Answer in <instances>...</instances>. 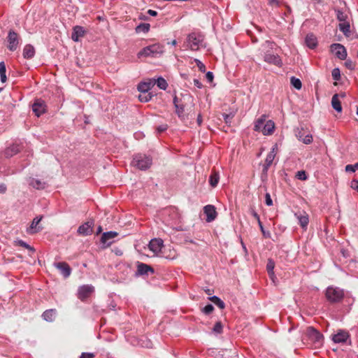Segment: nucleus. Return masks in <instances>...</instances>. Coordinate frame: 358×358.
<instances>
[{"label":"nucleus","instance_id":"obj_1","mask_svg":"<svg viewBox=\"0 0 358 358\" xmlns=\"http://www.w3.org/2000/svg\"><path fill=\"white\" fill-rule=\"evenodd\" d=\"M164 52V45L160 43H155L143 48L137 54L138 58L141 57H158Z\"/></svg>","mask_w":358,"mask_h":358},{"label":"nucleus","instance_id":"obj_2","mask_svg":"<svg viewBox=\"0 0 358 358\" xmlns=\"http://www.w3.org/2000/svg\"><path fill=\"white\" fill-rule=\"evenodd\" d=\"M345 296V292L343 289L338 287L329 286L325 292V296L327 301L332 303L341 302Z\"/></svg>","mask_w":358,"mask_h":358},{"label":"nucleus","instance_id":"obj_3","mask_svg":"<svg viewBox=\"0 0 358 358\" xmlns=\"http://www.w3.org/2000/svg\"><path fill=\"white\" fill-rule=\"evenodd\" d=\"M204 36L200 33L192 32L187 35L186 38L187 46L193 51L199 50L203 47Z\"/></svg>","mask_w":358,"mask_h":358},{"label":"nucleus","instance_id":"obj_4","mask_svg":"<svg viewBox=\"0 0 358 358\" xmlns=\"http://www.w3.org/2000/svg\"><path fill=\"white\" fill-rule=\"evenodd\" d=\"M152 162V159L150 157L143 154H137L134 157L131 163L133 166L140 170H146L150 167Z\"/></svg>","mask_w":358,"mask_h":358},{"label":"nucleus","instance_id":"obj_5","mask_svg":"<svg viewBox=\"0 0 358 358\" xmlns=\"http://www.w3.org/2000/svg\"><path fill=\"white\" fill-rule=\"evenodd\" d=\"M306 336L313 342L315 348H319L322 345L323 335L314 327H309L307 328Z\"/></svg>","mask_w":358,"mask_h":358},{"label":"nucleus","instance_id":"obj_6","mask_svg":"<svg viewBox=\"0 0 358 358\" xmlns=\"http://www.w3.org/2000/svg\"><path fill=\"white\" fill-rule=\"evenodd\" d=\"M20 37L17 32L10 29L7 36V41H8V49L10 51L14 52L15 51L20 44Z\"/></svg>","mask_w":358,"mask_h":358},{"label":"nucleus","instance_id":"obj_7","mask_svg":"<svg viewBox=\"0 0 358 358\" xmlns=\"http://www.w3.org/2000/svg\"><path fill=\"white\" fill-rule=\"evenodd\" d=\"M173 105L176 108V113L180 120H185L186 114L185 112V104L182 99L178 98L177 96L173 97Z\"/></svg>","mask_w":358,"mask_h":358},{"label":"nucleus","instance_id":"obj_8","mask_svg":"<svg viewBox=\"0 0 358 358\" xmlns=\"http://www.w3.org/2000/svg\"><path fill=\"white\" fill-rule=\"evenodd\" d=\"M331 51L334 53L339 59L344 60L347 57V50L340 43H334L331 45Z\"/></svg>","mask_w":358,"mask_h":358},{"label":"nucleus","instance_id":"obj_9","mask_svg":"<svg viewBox=\"0 0 358 358\" xmlns=\"http://www.w3.org/2000/svg\"><path fill=\"white\" fill-rule=\"evenodd\" d=\"M94 287L89 285L80 286L78 290V297L81 301H85L94 292Z\"/></svg>","mask_w":358,"mask_h":358},{"label":"nucleus","instance_id":"obj_10","mask_svg":"<svg viewBox=\"0 0 358 358\" xmlns=\"http://www.w3.org/2000/svg\"><path fill=\"white\" fill-rule=\"evenodd\" d=\"M275 148L276 145H275L266 155L265 164H264L262 169V173L264 174L267 173L268 168L271 166L274 160L275 157Z\"/></svg>","mask_w":358,"mask_h":358},{"label":"nucleus","instance_id":"obj_11","mask_svg":"<svg viewBox=\"0 0 358 358\" xmlns=\"http://www.w3.org/2000/svg\"><path fill=\"white\" fill-rule=\"evenodd\" d=\"M45 101L41 99H37L32 105V110L37 117H39L45 112Z\"/></svg>","mask_w":358,"mask_h":358},{"label":"nucleus","instance_id":"obj_12","mask_svg":"<svg viewBox=\"0 0 358 358\" xmlns=\"http://www.w3.org/2000/svg\"><path fill=\"white\" fill-rule=\"evenodd\" d=\"M94 221L90 220L80 225L78 229V233L83 236H88L92 233Z\"/></svg>","mask_w":358,"mask_h":358},{"label":"nucleus","instance_id":"obj_13","mask_svg":"<svg viewBox=\"0 0 358 358\" xmlns=\"http://www.w3.org/2000/svg\"><path fill=\"white\" fill-rule=\"evenodd\" d=\"M54 266L59 270L60 273L62 274V275L66 278H68L71 273V268L69 266V265L64 262H55L54 263Z\"/></svg>","mask_w":358,"mask_h":358},{"label":"nucleus","instance_id":"obj_14","mask_svg":"<svg viewBox=\"0 0 358 358\" xmlns=\"http://www.w3.org/2000/svg\"><path fill=\"white\" fill-rule=\"evenodd\" d=\"M203 212L206 215V220L208 222L213 221L217 217L215 208L213 205H207L204 206Z\"/></svg>","mask_w":358,"mask_h":358},{"label":"nucleus","instance_id":"obj_15","mask_svg":"<svg viewBox=\"0 0 358 358\" xmlns=\"http://www.w3.org/2000/svg\"><path fill=\"white\" fill-rule=\"evenodd\" d=\"M163 243L161 238H153L150 241L148 247L155 254H158L164 245Z\"/></svg>","mask_w":358,"mask_h":358},{"label":"nucleus","instance_id":"obj_16","mask_svg":"<svg viewBox=\"0 0 358 358\" xmlns=\"http://www.w3.org/2000/svg\"><path fill=\"white\" fill-rule=\"evenodd\" d=\"M295 217L299 221L300 226L303 229H306L309 222L308 215L306 212H298L294 214Z\"/></svg>","mask_w":358,"mask_h":358},{"label":"nucleus","instance_id":"obj_17","mask_svg":"<svg viewBox=\"0 0 358 358\" xmlns=\"http://www.w3.org/2000/svg\"><path fill=\"white\" fill-rule=\"evenodd\" d=\"M149 272L151 273H155L154 268L152 266L144 263L138 262L137 275H148Z\"/></svg>","mask_w":358,"mask_h":358},{"label":"nucleus","instance_id":"obj_18","mask_svg":"<svg viewBox=\"0 0 358 358\" xmlns=\"http://www.w3.org/2000/svg\"><path fill=\"white\" fill-rule=\"evenodd\" d=\"M42 218H43L42 216L36 217L35 218H34L29 228H28L27 230V232L29 234H33L37 233L42 229V228L41 227H37L38 224H39V222L41 221Z\"/></svg>","mask_w":358,"mask_h":358},{"label":"nucleus","instance_id":"obj_19","mask_svg":"<svg viewBox=\"0 0 358 358\" xmlns=\"http://www.w3.org/2000/svg\"><path fill=\"white\" fill-rule=\"evenodd\" d=\"M86 33L85 29L81 26H75L73 29V32L71 34V38L73 41L78 42L80 40V38L83 37Z\"/></svg>","mask_w":358,"mask_h":358},{"label":"nucleus","instance_id":"obj_20","mask_svg":"<svg viewBox=\"0 0 358 358\" xmlns=\"http://www.w3.org/2000/svg\"><path fill=\"white\" fill-rule=\"evenodd\" d=\"M348 337L349 334L347 331L341 330L333 336L332 340L336 343H343L346 342Z\"/></svg>","mask_w":358,"mask_h":358},{"label":"nucleus","instance_id":"obj_21","mask_svg":"<svg viewBox=\"0 0 358 358\" xmlns=\"http://www.w3.org/2000/svg\"><path fill=\"white\" fill-rule=\"evenodd\" d=\"M264 61L267 63L276 66H281L282 64V61L280 57L277 55L266 53L264 55Z\"/></svg>","mask_w":358,"mask_h":358},{"label":"nucleus","instance_id":"obj_22","mask_svg":"<svg viewBox=\"0 0 358 358\" xmlns=\"http://www.w3.org/2000/svg\"><path fill=\"white\" fill-rule=\"evenodd\" d=\"M117 234H118L117 232L113 231L104 232L101 236V241L103 244H107V245H110L113 243L112 241H110V240L116 237Z\"/></svg>","mask_w":358,"mask_h":358},{"label":"nucleus","instance_id":"obj_23","mask_svg":"<svg viewBox=\"0 0 358 358\" xmlns=\"http://www.w3.org/2000/svg\"><path fill=\"white\" fill-rule=\"evenodd\" d=\"M275 129V124L272 120H268L264 124L261 132L264 136L271 135Z\"/></svg>","mask_w":358,"mask_h":358},{"label":"nucleus","instance_id":"obj_24","mask_svg":"<svg viewBox=\"0 0 358 358\" xmlns=\"http://www.w3.org/2000/svg\"><path fill=\"white\" fill-rule=\"evenodd\" d=\"M155 85V82L150 80L148 82H141L138 85L137 89L139 92H148L149 90Z\"/></svg>","mask_w":358,"mask_h":358},{"label":"nucleus","instance_id":"obj_25","mask_svg":"<svg viewBox=\"0 0 358 358\" xmlns=\"http://www.w3.org/2000/svg\"><path fill=\"white\" fill-rule=\"evenodd\" d=\"M29 185L36 189H43L46 187V182L39 179L31 178Z\"/></svg>","mask_w":358,"mask_h":358},{"label":"nucleus","instance_id":"obj_26","mask_svg":"<svg viewBox=\"0 0 358 358\" xmlns=\"http://www.w3.org/2000/svg\"><path fill=\"white\" fill-rule=\"evenodd\" d=\"M35 55V49L31 44H27L23 49V57L24 59H32Z\"/></svg>","mask_w":358,"mask_h":358},{"label":"nucleus","instance_id":"obj_27","mask_svg":"<svg viewBox=\"0 0 358 358\" xmlns=\"http://www.w3.org/2000/svg\"><path fill=\"white\" fill-rule=\"evenodd\" d=\"M296 136L299 141H301L305 144H310L313 142V136L311 134L304 136L303 130H299L296 133Z\"/></svg>","mask_w":358,"mask_h":358},{"label":"nucleus","instance_id":"obj_28","mask_svg":"<svg viewBox=\"0 0 358 358\" xmlns=\"http://www.w3.org/2000/svg\"><path fill=\"white\" fill-rule=\"evenodd\" d=\"M55 309H49L43 312V313L42 314V317L43 318L44 320L47 322H52L55 320Z\"/></svg>","mask_w":358,"mask_h":358},{"label":"nucleus","instance_id":"obj_29","mask_svg":"<svg viewBox=\"0 0 358 358\" xmlns=\"http://www.w3.org/2000/svg\"><path fill=\"white\" fill-rule=\"evenodd\" d=\"M266 115H262L259 118H258L255 122L254 126V130L255 131L261 132L264 124L266 123Z\"/></svg>","mask_w":358,"mask_h":358},{"label":"nucleus","instance_id":"obj_30","mask_svg":"<svg viewBox=\"0 0 358 358\" xmlns=\"http://www.w3.org/2000/svg\"><path fill=\"white\" fill-rule=\"evenodd\" d=\"M305 42L307 46L311 49L315 48L317 44L316 37L312 34L306 36Z\"/></svg>","mask_w":358,"mask_h":358},{"label":"nucleus","instance_id":"obj_31","mask_svg":"<svg viewBox=\"0 0 358 358\" xmlns=\"http://www.w3.org/2000/svg\"><path fill=\"white\" fill-rule=\"evenodd\" d=\"M331 106L338 113L342 111L341 103L338 99V94H336L332 96Z\"/></svg>","mask_w":358,"mask_h":358},{"label":"nucleus","instance_id":"obj_32","mask_svg":"<svg viewBox=\"0 0 358 358\" xmlns=\"http://www.w3.org/2000/svg\"><path fill=\"white\" fill-rule=\"evenodd\" d=\"M219 180H220V176H219V173L215 171H213L210 177H209V183L210 185L213 187H215L217 186L218 182H219Z\"/></svg>","mask_w":358,"mask_h":358},{"label":"nucleus","instance_id":"obj_33","mask_svg":"<svg viewBox=\"0 0 358 358\" xmlns=\"http://www.w3.org/2000/svg\"><path fill=\"white\" fill-rule=\"evenodd\" d=\"M150 25L148 23H141L135 29L136 33L146 34L150 31Z\"/></svg>","mask_w":358,"mask_h":358},{"label":"nucleus","instance_id":"obj_34","mask_svg":"<svg viewBox=\"0 0 358 358\" xmlns=\"http://www.w3.org/2000/svg\"><path fill=\"white\" fill-rule=\"evenodd\" d=\"M152 80L155 81V84L161 90H165L168 87V83L166 80L162 77H159L157 80L153 79Z\"/></svg>","mask_w":358,"mask_h":358},{"label":"nucleus","instance_id":"obj_35","mask_svg":"<svg viewBox=\"0 0 358 358\" xmlns=\"http://www.w3.org/2000/svg\"><path fill=\"white\" fill-rule=\"evenodd\" d=\"M154 96V94L152 92H142L138 96V99L141 102H148L151 100V99Z\"/></svg>","mask_w":358,"mask_h":358},{"label":"nucleus","instance_id":"obj_36","mask_svg":"<svg viewBox=\"0 0 358 358\" xmlns=\"http://www.w3.org/2000/svg\"><path fill=\"white\" fill-rule=\"evenodd\" d=\"M210 301H211L214 304L218 306L221 309H224L225 307V304L223 301H222L218 296H213L208 298Z\"/></svg>","mask_w":358,"mask_h":358},{"label":"nucleus","instance_id":"obj_37","mask_svg":"<svg viewBox=\"0 0 358 358\" xmlns=\"http://www.w3.org/2000/svg\"><path fill=\"white\" fill-rule=\"evenodd\" d=\"M19 148L17 145H13L12 146L8 148L6 150V155L7 157H11L13 155L17 154L19 152Z\"/></svg>","mask_w":358,"mask_h":358},{"label":"nucleus","instance_id":"obj_38","mask_svg":"<svg viewBox=\"0 0 358 358\" xmlns=\"http://www.w3.org/2000/svg\"><path fill=\"white\" fill-rule=\"evenodd\" d=\"M290 82H291V84L292 85L296 88V90H301V87H302V83H301V81L300 80V79L294 77V76H292L291 78H290Z\"/></svg>","mask_w":358,"mask_h":358},{"label":"nucleus","instance_id":"obj_39","mask_svg":"<svg viewBox=\"0 0 358 358\" xmlns=\"http://www.w3.org/2000/svg\"><path fill=\"white\" fill-rule=\"evenodd\" d=\"M274 267H275V262L272 259H269L268 260V262L266 264V270L268 271V275L271 277L274 275V272H273Z\"/></svg>","mask_w":358,"mask_h":358},{"label":"nucleus","instance_id":"obj_40","mask_svg":"<svg viewBox=\"0 0 358 358\" xmlns=\"http://www.w3.org/2000/svg\"><path fill=\"white\" fill-rule=\"evenodd\" d=\"M350 24L347 22H343V23L339 24V29L342 31L345 35H348L350 32Z\"/></svg>","mask_w":358,"mask_h":358},{"label":"nucleus","instance_id":"obj_41","mask_svg":"<svg viewBox=\"0 0 358 358\" xmlns=\"http://www.w3.org/2000/svg\"><path fill=\"white\" fill-rule=\"evenodd\" d=\"M164 215H172V217L171 220H175L178 218V213L176 212V210L173 208H170L169 209H166L164 210Z\"/></svg>","mask_w":358,"mask_h":358},{"label":"nucleus","instance_id":"obj_42","mask_svg":"<svg viewBox=\"0 0 358 358\" xmlns=\"http://www.w3.org/2000/svg\"><path fill=\"white\" fill-rule=\"evenodd\" d=\"M336 17L338 21L340 22H346V20L348 18L347 15L342 11L341 10H336Z\"/></svg>","mask_w":358,"mask_h":358},{"label":"nucleus","instance_id":"obj_43","mask_svg":"<svg viewBox=\"0 0 358 358\" xmlns=\"http://www.w3.org/2000/svg\"><path fill=\"white\" fill-rule=\"evenodd\" d=\"M332 78L334 80L338 81L341 80V72L338 68H335L331 72Z\"/></svg>","mask_w":358,"mask_h":358},{"label":"nucleus","instance_id":"obj_44","mask_svg":"<svg viewBox=\"0 0 358 358\" xmlns=\"http://www.w3.org/2000/svg\"><path fill=\"white\" fill-rule=\"evenodd\" d=\"M222 324L221 322H217L213 329V331L215 334H221L222 332Z\"/></svg>","mask_w":358,"mask_h":358},{"label":"nucleus","instance_id":"obj_45","mask_svg":"<svg viewBox=\"0 0 358 358\" xmlns=\"http://www.w3.org/2000/svg\"><path fill=\"white\" fill-rule=\"evenodd\" d=\"M296 177L300 180H306L308 178L306 172L305 171H299L296 173Z\"/></svg>","mask_w":358,"mask_h":358},{"label":"nucleus","instance_id":"obj_46","mask_svg":"<svg viewBox=\"0 0 358 358\" xmlns=\"http://www.w3.org/2000/svg\"><path fill=\"white\" fill-rule=\"evenodd\" d=\"M358 169V163H355V164H348L345 166V171L347 172H355Z\"/></svg>","mask_w":358,"mask_h":358},{"label":"nucleus","instance_id":"obj_47","mask_svg":"<svg viewBox=\"0 0 358 358\" xmlns=\"http://www.w3.org/2000/svg\"><path fill=\"white\" fill-rule=\"evenodd\" d=\"M222 116H223L225 123L229 126L231 124V120L234 117V115L232 113H230V114L224 113V114H222Z\"/></svg>","mask_w":358,"mask_h":358},{"label":"nucleus","instance_id":"obj_48","mask_svg":"<svg viewBox=\"0 0 358 358\" xmlns=\"http://www.w3.org/2000/svg\"><path fill=\"white\" fill-rule=\"evenodd\" d=\"M17 244L24 248H27L30 251H32V252H34L35 250L33 247L30 246L29 244H27L26 242H24V241L22 240H19L17 241Z\"/></svg>","mask_w":358,"mask_h":358},{"label":"nucleus","instance_id":"obj_49","mask_svg":"<svg viewBox=\"0 0 358 358\" xmlns=\"http://www.w3.org/2000/svg\"><path fill=\"white\" fill-rule=\"evenodd\" d=\"M194 62L196 63L200 71L203 73L206 71V66L199 59H194Z\"/></svg>","mask_w":358,"mask_h":358},{"label":"nucleus","instance_id":"obj_50","mask_svg":"<svg viewBox=\"0 0 358 358\" xmlns=\"http://www.w3.org/2000/svg\"><path fill=\"white\" fill-rule=\"evenodd\" d=\"M214 310V307L212 304H208L203 308V313L206 315H209Z\"/></svg>","mask_w":358,"mask_h":358},{"label":"nucleus","instance_id":"obj_51","mask_svg":"<svg viewBox=\"0 0 358 358\" xmlns=\"http://www.w3.org/2000/svg\"><path fill=\"white\" fill-rule=\"evenodd\" d=\"M259 226V228H260V230L262 232V234L264 237L266 238H270L271 236V234L269 231H266L264 230V226L261 222V220H259V223H258Z\"/></svg>","mask_w":358,"mask_h":358},{"label":"nucleus","instance_id":"obj_52","mask_svg":"<svg viewBox=\"0 0 358 358\" xmlns=\"http://www.w3.org/2000/svg\"><path fill=\"white\" fill-rule=\"evenodd\" d=\"M265 203L268 206L273 205V201L269 193H266L265 195Z\"/></svg>","mask_w":358,"mask_h":358},{"label":"nucleus","instance_id":"obj_53","mask_svg":"<svg viewBox=\"0 0 358 358\" xmlns=\"http://www.w3.org/2000/svg\"><path fill=\"white\" fill-rule=\"evenodd\" d=\"M94 354L91 352H83L80 358H94Z\"/></svg>","mask_w":358,"mask_h":358},{"label":"nucleus","instance_id":"obj_54","mask_svg":"<svg viewBox=\"0 0 358 358\" xmlns=\"http://www.w3.org/2000/svg\"><path fill=\"white\" fill-rule=\"evenodd\" d=\"M6 67L4 62H0V74H6Z\"/></svg>","mask_w":358,"mask_h":358},{"label":"nucleus","instance_id":"obj_55","mask_svg":"<svg viewBox=\"0 0 358 358\" xmlns=\"http://www.w3.org/2000/svg\"><path fill=\"white\" fill-rule=\"evenodd\" d=\"M345 66L349 69H354L355 65L351 60H347L345 62Z\"/></svg>","mask_w":358,"mask_h":358},{"label":"nucleus","instance_id":"obj_56","mask_svg":"<svg viewBox=\"0 0 358 358\" xmlns=\"http://www.w3.org/2000/svg\"><path fill=\"white\" fill-rule=\"evenodd\" d=\"M206 77L209 82H212L214 78L213 73L211 71L207 72L206 74Z\"/></svg>","mask_w":358,"mask_h":358},{"label":"nucleus","instance_id":"obj_57","mask_svg":"<svg viewBox=\"0 0 358 358\" xmlns=\"http://www.w3.org/2000/svg\"><path fill=\"white\" fill-rule=\"evenodd\" d=\"M351 187L355 190L357 191L358 192V180H353L352 182H351Z\"/></svg>","mask_w":358,"mask_h":358},{"label":"nucleus","instance_id":"obj_58","mask_svg":"<svg viewBox=\"0 0 358 358\" xmlns=\"http://www.w3.org/2000/svg\"><path fill=\"white\" fill-rule=\"evenodd\" d=\"M167 127H168L166 124H163V125L159 126L157 129L159 133H161V132L166 131L167 129Z\"/></svg>","mask_w":358,"mask_h":358},{"label":"nucleus","instance_id":"obj_59","mask_svg":"<svg viewBox=\"0 0 358 358\" xmlns=\"http://www.w3.org/2000/svg\"><path fill=\"white\" fill-rule=\"evenodd\" d=\"M7 190V187L4 183L0 182V193L4 194Z\"/></svg>","mask_w":358,"mask_h":358},{"label":"nucleus","instance_id":"obj_60","mask_svg":"<svg viewBox=\"0 0 358 358\" xmlns=\"http://www.w3.org/2000/svg\"><path fill=\"white\" fill-rule=\"evenodd\" d=\"M194 84L196 87L199 89L203 87L202 83L198 79H194Z\"/></svg>","mask_w":358,"mask_h":358},{"label":"nucleus","instance_id":"obj_61","mask_svg":"<svg viewBox=\"0 0 358 358\" xmlns=\"http://www.w3.org/2000/svg\"><path fill=\"white\" fill-rule=\"evenodd\" d=\"M251 214L252 216L257 220V222L259 223V220H260L259 215L257 214V213L255 210H251Z\"/></svg>","mask_w":358,"mask_h":358},{"label":"nucleus","instance_id":"obj_62","mask_svg":"<svg viewBox=\"0 0 358 358\" xmlns=\"http://www.w3.org/2000/svg\"><path fill=\"white\" fill-rule=\"evenodd\" d=\"M148 13L150 15L153 16V17H155V16H157V11H155V10H151V9H149V10H148Z\"/></svg>","mask_w":358,"mask_h":358},{"label":"nucleus","instance_id":"obj_63","mask_svg":"<svg viewBox=\"0 0 358 358\" xmlns=\"http://www.w3.org/2000/svg\"><path fill=\"white\" fill-rule=\"evenodd\" d=\"M0 78H1V83H6V80H7V78H6V74H0Z\"/></svg>","mask_w":358,"mask_h":358},{"label":"nucleus","instance_id":"obj_64","mask_svg":"<svg viewBox=\"0 0 358 358\" xmlns=\"http://www.w3.org/2000/svg\"><path fill=\"white\" fill-rule=\"evenodd\" d=\"M204 291L209 296H210L213 293V290L211 289H206Z\"/></svg>","mask_w":358,"mask_h":358}]
</instances>
